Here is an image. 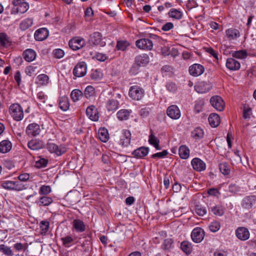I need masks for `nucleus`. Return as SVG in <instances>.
<instances>
[{
    "label": "nucleus",
    "instance_id": "obj_1",
    "mask_svg": "<svg viewBox=\"0 0 256 256\" xmlns=\"http://www.w3.org/2000/svg\"><path fill=\"white\" fill-rule=\"evenodd\" d=\"M13 7L10 10V14L16 15L18 13L24 14L29 8V4L25 0H12Z\"/></svg>",
    "mask_w": 256,
    "mask_h": 256
},
{
    "label": "nucleus",
    "instance_id": "obj_2",
    "mask_svg": "<svg viewBox=\"0 0 256 256\" xmlns=\"http://www.w3.org/2000/svg\"><path fill=\"white\" fill-rule=\"evenodd\" d=\"M2 186L5 189L16 191H22L28 187L19 181H5L2 184Z\"/></svg>",
    "mask_w": 256,
    "mask_h": 256
},
{
    "label": "nucleus",
    "instance_id": "obj_3",
    "mask_svg": "<svg viewBox=\"0 0 256 256\" xmlns=\"http://www.w3.org/2000/svg\"><path fill=\"white\" fill-rule=\"evenodd\" d=\"M9 111L12 116L16 121L20 120L24 118L23 110L18 104H12Z\"/></svg>",
    "mask_w": 256,
    "mask_h": 256
},
{
    "label": "nucleus",
    "instance_id": "obj_4",
    "mask_svg": "<svg viewBox=\"0 0 256 256\" xmlns=\"http://www.w3.org/2000/svg\"><path fill=\"white\" fill-rule=\"evenodd\" d=\"M46 148L51 153H54L60 156L66 152V148L64 145L58 146L52 142H48L46 144Z\"/></svg>",
    "mask_w": 256,
    "mask_h": 256
},
{
    "label": "nucleus",
    "instance_id": "obj_5",
    "mask_svg": "<svg viewBox=\"0 0 256 256\" xmlns=\"http://www.w3.org/2000/svg\"><path fill=\"white\" fill-rule=\"evenodd\" d=\"M144 90L138 86L130 87L129 90L130 96L134 100H140L144 96Z\"/></svg>",
    "mask_w": 256,
    "mask_h": 256
},
{
    "label": "nucleus",
    "instance_id": "obj_6",
    "mask_svg": "<svg viewBox=\"0 0 256 256\" xmlns=\"http://www.w3.org/2000/svg\"><path fill=\"white\" fill-rule=\"evenodd\" d=\"M211 105L217 110L222 111L224 109L225 104L222 98L218 96H212L210 99Z\"/></svg>",
    "mask_w": 256,
    "mask_h": 256
},
{
    "label": "nucleus",
    "instance_id": "obj_7",
    "mask_svg": "<svg viewBox=\"0 0 256 256\" xmlns=\"http://www.w3.org/2000/svg\"><path fill=\"white\" fill-rule=\"evenodd\" d=\"M136 44L138 48L147 50H152L153 47L152 42L146 38L137 40Z\"/></svg>",
    "mask_w": 256,
    "mask_h": 256
},
{
    "label": "nucleus",
    "instance_id": "obj_8",
    "mask_svg": "<svg viewBox=\"0 0 256 256\" xmlns=\"http://www.w3.org/2000/svg\"><path fill=\"white\" fill-rule=\"evenodd\" d=\"M87 67L86 62H84L78 63L74 68L73 74L76 77H82L86 73Z\"/></svg>",
    "mask_w": 256,
    "mask_h": 256
},
{
    "label": "nucleus",
    "instance_id": "obj_9",
    "mask_svg": "<svg viewBox=\"0 0 256 256\" xmlns=\"http://www.w3.org/2000/svg\"><path fill=\"white\" fill-rule=\"evenodd\" d=\"M85 44L84 40L80 38H74L70 40L68 43L70 48L74 50L82 48Z\"/></svg>",
    "mask_w": 256,
    "mask_h": 256
},
{
    "label": "nucleus",
    "instance_id": "obj_10",
    "mask_svg": "<svg viewBox=\"0 0 256 256\" xmlns=\"http://www.w3.org/2000/svg\"><path fill=\"white\" fill-rule=\"evenodd\" d=\"M204 230L200 228H196L193 230L191 234L192 240L196 242H201L204 238Z\"/></svg>",
    "mask_w": 256,
    "mask_h": 256
},
{
    "label": "nucleus",
    "instance_id": "obj_11",
    "mask_svg": "<svg viewBox=\"0 0 256 256\" xmlns=\"http://www.w3.org/2000/svg\"><path fill=\"white\" fill-rule=\"evenodd\" d=\"M168 116L172 119L177 120L180 116V112L176 105H172L168 107L166 110Z\"/></svg>",
    "mask_w": 256,
    "mask_h": 256
},
{
    "label": "nucleus",
    "instance_id": "obj_12",
    "mask_svg": "<svg viewBox=\"0 0 256 256\" xmlns=\"http://www.w3.org/2000/svg\"><path fill=\"white\" fill-rule=\"evenodd\" d=\"M102 36L99 32H94L90 36L89 41L94 45H100L104 46L106 43L102 41Z\"/></svg>",
    "mask_w": 256,
    "mask_h": 256
},
{
    "label": "nucleus",
    "instance_id": "obj_13",
    "mask_svg": "<svg viewBox=\"0 0 256 256\" xmlns=\"http://www.w3.org/2000/svg\"><path fill=\"white\" fill-rule=\"evenodd\" d=\"M204 70V67L198 64H195L189 68V72L194 76H198L201 75Z\"/></svg>",
    "mask_w": 256,
    "mask_h": 256
},
{
    "label": "nucleus",
    "instance_id": "obj_14",
    "mask_svg": "<svg viewBox=\"0 0 256 256\" xmlns=\"http://www.w3.org/2000/svg\"><path fill=\"white\" fill-rule=\"evenodd\" d=\"M86 114L93 121H97L98 120V112L97 108L94 106H90L87 108Z\"/></svg>",
    "mask_w": 256,
    "mask_h": 256
},
{
    "label": "nucleus",
    "instance_id": "obj_15",
    "mask_svg": "<svg viewBox=\"0 0 256 256\" xmlns=\"http://www.w3.org/2000/svg\"><path fill=\"white\" fill-rule=\"evenodd\" d=\"M256 202V196L251 195L246 196L244 198L242 201V206L245 208L250 209L252 208L254 204Z\"/></svg>",
    "mask_w": 256,
    "mask_h": 256
},
{
    "label": "nucleus",
    "instance_id": "obj_16",
    "mask_svg": "<svg viewBox=\"0 0 256 256\" xmlns=\"http://www.w3.org/2000/svg\"><path fill=\"white\" fill-rule=\"evenodd\" d=\"M236 234L238 238L242 240H246L250 237L248 230L244 227L238 228L236 230Z\"/></svg>",
    "mask_w": 256,
    "mask_h": 256
},
{
    "label": "nucleus",
    "instance_id": "obj_17",
    "mask_svg": "<svg viewBox=\"0 0 256 256\" xmlns=\"http://www.w3.org/2000/svg\"><path fill=\"white\" fill-rule=\"evenodd\" d=\"M48 36V31L46 28L37 30L34 33V38L36 40L42 41L46 38Z\"/></svg>",
    "mask_w": 256,
    "mask_h": 256
},
{
    "label": "nucleus",
    "instance_id": "obj_18",
    "mask_svg": "<svg viewBox=\"0 0 256 256\" xmlns=\"http://www.w3.org/2000/svg\"><path fill=\"white\" fill-rule=\"evenodd\" d=\"M150 62L148 56L146 54H142L137 56L134 59V62L140 66H144Z\"/></svg>",
    "mask_w": 256,
    "mask_h": 256
},
{
    "label": "nucleus",
    "instance_id": "obj_19",
    "mask_svg": "<svg viewBox=\"0 0 256 256\" xmlns=\"http://www.w3.org/2000/svg\"><path fill=\"white\" fill-rule=\"evenodd\" d=\"M40 132V126L36 124H30L26 130V132L28 136H36L38 135Z\"/></svg>",
    "mask_w": 256,
    "mask_h": 256
},
{
    "label": "nucleus",
    "instance_id": "obj_20",
    "mask_svg": "<svg viewBox=\"0 0 256 256\" xmlns=\"http://www.w3.org/2000/svg\"><path fill=\"white\" fill-rule=\"evenodd\" d=\"M192 165L194 170L198 172L204 170L206 168V164L198 158H194L192 161Z\"/></svg>",
    "mask_w": 256,
    "mask_h": 256
},
{
    "label": "nucleus",
    "instance_id": "obj_21",
    "mask_svg": "<svg viewBox=\"0 0 256 256\" xmlns=\"http://www.w3.org/2000/svg\"><path fill=\"white\" fill-rule=\"evenodd\" d=\"M131 133L129 130H123L122 136L120 139V144L124 146H127L130 144Z\"/></svg>",
    "mask_w": 256,
    "mask_h": 256
},
{
    "label": "nucleus",
    "instance_id": "obj_22",
    "mask_svg": "<svg viewBox=\"0 0 256 256\" xmlns=\"http://www.w3.org/2000/svg\"><path fill=\"white\" fill-rule=\"evenodd\" d=\"M226 66L230 70H236L240 69V64L236 60L232 58H229L227 59Z\"/></svg>",
    "mask_w": 256,
    "mask_h": 256
},
{
    "label": "nucleus",
    "instance_id": "obj_23",
    "mask_svg": "<svg viewBox=\"0 0 256 256\" xmlns=\"http://www.w3.org/2000/svg\"><path fill=\"white\" fill-rule=\"evenodd\" d=\"M23 56L24 59L28 62L33 61L36 57V53L32 49H27L23 52Z\"/></svg>",
    "mask_w": 256,
    "mask_h": 256
},
{
    "label": "nucleus",
    "instance_id": "obj_24",
    "mask_svg": "<svg viewBox=\"0 0 256 256\" xmlns=\"http://www.w3.org/2000/svg\"><path fill=\"white\" fill-rule=\"evenodd\" d=\"M208 120L210 124L213 128L217 127L220 123V118L218 114L215 113L211 114Z\"/></svg>",
    "mask_w": 256,
    "mask_h": 256
},
{
    "label": "nucleus",
    "instance_id": "obj_25",
    "mask_svg": "<svg viewBox=\"0 0 256 256\" xmlns=\"http://www.w3.org/2000/svg\"><path fill=\"white\" fill-rule=\"evenodd\" d=\"M148 152V148L140 147L134 150L132 154L136 158H142L146 156Z\"/></svg>",
    "mask_w": 256,
    "mask_h": 256
},
{
    "label": "nucleus",
    "instance_id": "obj_26",
    "mask_svg": "<svg viewBox=\"0 0 256 256\" xmlns=\"http://www.w3.org/2000/svg\"><path fill=\"white\" fill-rule=\"evenodd\" d=\"M12 144L10 141L4 140L0 142V152L5 154L8 152L12 148Z\"/></svg>",
    "mask_w": 256,
    "mask_h": 256
},
{
    "label": "nucleus",
    "instance_id": "obj_27",
    "mask_svg": "<svg viewBox=\"0 0 256 256\" xmlns=\"http://www.w3.org/2000/svg\"><path fill=\"white\" fill-rule=\"evenodd\" d=\"M73 228L77 232H82L86 230V226L80 220H74L72 222Z\"/></svg>",
    "mask_w": 256,
    "mask_h": 256
},
{
    "label": "nucleus",
    "instance_id": "obj_28",
    "mask_svg": "<svg viewBox=\"0 0 256 256\" xmlns=\"http://www.w3.org/2000/svg\"><path fill=\"white\" fill-rule=\"evenodd\" d=\"M28 146L32 150H37L43 147V143L37 140H32L28 142Z\"/></svg>",
    "mask_w": 256,
    "mask_h": 256
},
{
    "label": "nucleus",
    "instance_id": "obj_29",
    "mask_svg": "<svg viewBox=\"0 0 256 256\" xmlns=\"http://www.w3.org/2000/svg\"><path fill=\"white\" fill-rule=\"evenodd\" d=\"M32 24L33 18H27L22 21L20 24L19 28L20 30L24 31L32 26Z\"/></svg>",
    "mask_w": 256,
    "mask_h": 256
},
{
    "label": "nucleus",
    "instance_id": "obj_30",
    "mask_svg": "<svg viewBox=\"0 0 256 256\" xmlns=\"http://www.w3.org/2000/svg\"><path fill=\"white\" fill-rule=\"evenodd\" d=\"M0 43L1 46L4 48H8L10 46L11 42L6 33L2 32L0 34Z\"/></svg>",
    "mask_w": 256,
    "mask_h": 256
},
{
    "label": "nucleus",
    "instance_id": "obj_31",
    "mask_svg": "<svg viewBox=\"0 0 256 256\" xmlns=\"http://www.w3.org/2000/svg\"><path fill=\"white\" fill-rule=\"evenodd\" d=\"M178 153L180 158L186 159L190 156V150L186 146H182L179 148Z\"/></svg>",
    "mask_w": 256,
    "mask_h": 256
},
{
    "label": "nucleus",
    "instance_id": "obj_32",
    "mask_svg": "<svg viewBox=\"0 0 256 256\" xmlns=\"http://www.w3.org/2000/svg\"><path fill=\"white\" fill-rule=\"evenodd\" d=\"M70 104L68 97L62 96L60 98L59 100V106L61 110L66 111L68 108Z\"/></svg>",
    "mask_w": 256,
    "mask_h": 256
},
{
    "label": "nucleus",
    "instance_id": "obj_33",
    "mask_svg": "<svg viewBox=\"0 0 256 256\" xmlns=\"http://www.w3.org/2000/svg\"><path fill=\"white\" fill-rule=\"evenodd\" d=\"M168 14L170 17L176 20H180L182 16V12L176 8H172Z\"/></svg>",
    "mask_w": 256,
    "mask_h": 256
},
{
    "label": "nucleus",
    "instance_id": "obj_34",
    "mask_svg": "<svg viewBox=\"0 0 256 256\" xmlns=\"http://www.w3.org/2000/svg\"><path fill=\"white\" fill-rule=\"evenodd\" d=\"M226 34L229 40H234L240 36L238 30L234 28H230L226 30Z\"/></svg>",
    "mask_w": 256,
    "mask_h": 256
},
{
    "label": "nucleus",
    "instance_id": "obj_35",
    "mask_svg": "<svg viewBox=\"0 0 256 256\" xmlns=\"http://www.w3.org/2000/svg\"><path fill=\"white\" fill-rule=\"evenodd\" d=\"M118 102L114 99L110 100L106 103V108L108 111H113L118 108Z\"/></svg>",
    "mask_w": 256,
    "mask_h": 256
},
{
    "label": "nucleus",
    "instance_id": "obj_36",
    "mask_svg": "<svg viewBox=\"0 0 256 256\" xmlns=\"http://www.w3.org/2000/svg\"><path fill=\"white\" fill-rule=\"evenodd\" d=\"M180 248L186 254H188L192 252V244L187 241H184L181 243Z\"/></svg>",
    "mask_w": 256,
    "mask_h": 256
},
{
    "label": "nucleus",
    "instance_id": "obj_37",
    "mask_svg": "<svg viewBox=\"0 0 256 256\" xmlns=\"http://www.w3.org/2000/svg\"><path fill=\"white\" fill-rule=\"evenodd\" d=\"M130 112L128 110H121L117 113L118 118L120 120H126L128 119Z\"/></svg>",
    "mask_w": 256,
    "mask_h": 256
},
{
    "label": "nucleus",
    "instance_id": "obj_38",
    "mask_svg": "<svg viewBox=\"0 0 256 256\" xmlns=\"http://www.w3.org/2000/svg\"><path fill=\"white\" fill-rule=\"evenodd\" d=\"M98 137L102 142H107L109 138L108 130L104 128L100 129L98 131Z\"/></svg>",
    "mask_w": 256,
    "mask_h": 256
},
{
    "label": "nucleus",
    "instance_id": "obj_39",
    "mask_svg": "<svg viewBox=\"0 0 256 256\" xmlns=\"http://www.w3.org/2000/svg\"><path fill=\"white\" fill-rule=\"evenodd\" d=\"M48 76L45 74L38 75L36 78V83L40 85H46L48 82Z\"/></svg>",
    "mask_w": 256,
    "mask_h": 256
},
{
    "label": "nucleus",
    "instance_id": "obj_40",
    "mask_svg": "<svg viewBox=\"0 0 256 256\" xmlns=\"http://www.w3.org/2000/svg\"><path fill=\"white\" fill-rule=\"evenodd\" d=\"M220 172L224 175L228 174L230 172V168L228 164L226 162L220 163L219 164Z\"/></svg>",
    "mask_w": 256,
    "mask_h": 256
},
{
    "label": "nucleus",
    "instance_id": "obj_41",
    "mask_svg": "<svg viewBox=\"0 0 256 256\" xmlns=\"http://www.w3.org/2000/svg\"><path fill=\"white\" fill-rule=\"evenodd\" d=\"M192 136L196 139L202 138L204 136L203 130L200 128H196L192 132Z\"/></svg>",
    "mask_w": 256,
    "mask_h": 256
},
{
    "label": "nucleus",
    "instance_id": "obj_42",
    "mask_svg": "<svg viewBox=\"0 0 256 256\" xmlns=\"http://www.w3.org/2000/svg\"><path fill=\"white\" fill-rule=\"evenodd\" d=\"M102 74L98 70H92L90 74V78L94 80H100L102 78Z\"/></svg>",
    "mask_w": 256,
    "mask_h": 256
},
{
    "label": "nucleus",
    "instance_id": "obj_43",
    "mask_svg": "<svg viewBox=\"0 0 256 256\" xmlns=\"http://www.w3.org/2000/svg\"><path fill=\"white\" fill-rule=\"evenodd\" d=\"M247 52L246 50H240L232 52V57L238 58H244L247 56Z\"/></svg>",
    "mask_w": 256,
    "mask_h": 256
},
{
    "label": "nucleus",
    "instance_id": "obj_44",
    "mask_svg": "<svg viewBox=\"0 0 256 256\" xmlns=\"http://www.w3.org/2000/svg\"><path fill=\"white\" fill-rule=\"evenodd\" d=\"M70 96L73 101L76 102L78 100L80 97L82 96V92L79 90H74L72 92Z\"/></svg>",
    "mask_w": 256,
    "mask_h": 256
},
{
    "label": "nucleus",
    "instance_id": "obj_45",
    "mask_svg": "<svg viewBox=\"0 0 256 256\" xmlns=\"http://www.w3.org/2000/svg\"><path fill=\"white\" fill-rule=\"evenodd\" d=\"M52 199L48 196H42L40 198L39 203L40 206H47L50 205L52 202Z\"/></svg>",
    "mask_w": 256,
    "mask_h": 256
},
{
    "label": "nucleus",
    "instance_id": "obj_46",
    "mask_svg": "<svg viewBox=\"0 0 256 256\" xmlns=\"http://www.w3.org/2000/svg\"><path fill=\"white\" fill-rule=\"evenodd\" d=\"M195 212L200 216H204L206 212V208L200 204H196L194 208Z\"/></svg>",
    "mask_w": 256,
    "mask_h": 256
},
{
    "label": "nucleus",
    "instance_id": "obj_47",
    "mask_svg": "<svg viewBox=\"0 0 256 256\" xmlns=\"http://www.w3.org/2000/svg\"><path fill=\"white\" fill-rule=\"evenodd\" d=\"M94 88L91 86H88L84 92V94L87 98H90V97L94 96Z\"/></svg>",
    "mask_w": 256,
    "mask_h": 256
},
{
    "label": "nucleus",
    "instance_id": "obj_48",
    "mask_svg": "<svg viewBox=\"0 0 256 256\" xmlns=\"http://www.w3.org/2000/svg\"><path fill=\"white\" fill-rule=\"evenodd\" d=\"M173 241L171 238L166 239L162 244V248L167 251H169L172 246Z\"/></svg>",
    "mask_w": 256,
    "mask_h": 256
},
{
    "label": "nucleus",
    "instance_id": "obj_49",
    "mask_svg": "<svg viewBox=\"0 0 256 256\" xmlns=\"http://www.w3.org/2000/svg\"><path fill=\"white\" fill-rule=\"evenodd\" d=\"M40 228L42 234H46L49 228V222L48 221L42 220L40 222Z\"/></svg>",
    "mask_w": 256,
    "mask_h": 256
},
{
    "label": "nucleus",
    "instance_id": "obj_50",
    "mask_svg": "<svg viewBox=\"0 0 256 256\" xmlns=\"http://www.w3.org/2000/svg\"><path fill=\"white\" fill-rule=\"evenodd\" d=\"M28 244L27 243L22 244L18 242L14 244V248L18 251H25L27 250Z\"/></svg>",
    "mask_w": 256,
    "mask_h": 256
},
{
    "label": "nucleus",
    "instance_id": "obj_51",
    "mask_svg": "<svg viewBox=\"0 0 256 256\" xmlns=\"http://www.w3.org/2000/svg\"><path fill=\"white\" fill-rule=\"evenodd\" d=\"M220 224L218 222L214 221L210 223L209 226V229L212 232H216L220 228Z\"/></svg>",
    "mask_w": 256,
    "mask_h": 256
},
{
    "label": "nucleus",
    "instance_id": "obj_52",
    "mask_svg": "<svg viewBox=\"0 0 256 256\" xmlns=\"http://www.w3.org/2000/svg\"><path fill=\"white\" fill-rule=\"evenodd\" d=\"M48 163V160L45 158H40L36 162L35 166L38 168L45 167Z\"/></svg>",
    "mask_w": 256,
    "mask_h": 256
},
{
    "label": "nucleus",
    "instance_id": "obj_53",
    "mask_svg": "<svg viewBox=\"0 0 256 256\" xmlns=\"http://www.w3.org/2000/svg\"><path fill=\"white\" fill-rule=\"evenodd\" d=\"M51 192V188L49 186H42L40 189L39 193L40 194L46 195Z\"/></svg>",
    "mask_w": 256,
    "mask_h": 256
},
{
    "label": "nucleus",
    "instance_id": "obj_54",
    "mask_svg": "<svg viewBox=\"0 0 256 256\" xmlns=\"http://www.w3.org/2000/svg\"><path fill=\"white\" fill-rule=\"evenodd\" d=\"M140 66L136 64L135 62L132 64L130 70V73L132 75H136L140 72Z\"/></svg>",
    "mask_w": 256,
    "mask_h": 256
},
{
    "label": "nucleus",
    "instance_id": "obj_55",
    "mask_svg": "<svg viewBox=\"0 0 256 256\" xmlns=\"http://www.w3.org/2000/svg\"><path fill=\"white\" fill-rule=\"evenodd\" d=\"M0 251L7 256H12V254L10 248L4 244L0 245Z\"/></svg>",
    "mask_w": 256,
    "mask_h": 256
},
{
    "label": "nucleus",
    "instance_id": "obj_56",
    "mask_svg": "<svg viewBox=\"0 0 256 256\" xmlns=\"http://www.w3.org/2000/svg\"><path fill=\"white\" fill-rule=\"evenodd\" d=\"M128 46V43L126 41H118L116 47L118 50H124Z\"/></svg>",
    "mask_w": 256,
    "mask_h": 256
},
{
    "label": "nucleus",
    "instance_id": "obj_57",
    "mask_svg": "<svg viewBox=\"0 0 256 256\" xmlns=\"http://www.w3.org/2000/svg\"><path fill=\"white\" fill-rule=\"evenodd\" d=\"M53 54L56 58H60L64 56V53L63 50L58 48L54 50Z\"/></svg>",
    "mask_w": 256,
    "mask_h": 256
},
{
    "label": "nucleus",
    "instance_id": "obj_58",
    "mask_svg": "<svg viewBox=\"0 0 256 256\" xmlns=\"http://www.w3.org/2000/svg\"><path fill=\"white\" fill-rule=\"evenodd\" d=\"M168 154V152L166 150H164L162 152H157L156 154H153L152 156V158H162L166 156H167Z\"/></svg>",
    "mask_w": 256,
    "mask_h": 256
},
{
    "label": "nucleus",
    "instance_id": "obj_59",
    "mask_svg": "<svg viewBox=\"0 0 256 256\" xmlns=\"http://www.w3.org/2000/svg\"><path fill=\"white\" fill-rule=\"evenodd\" d=\"M212 212L218 216H222L224 214L223 210L218 206H214L212 208Z\"/></svg>",
    "mask_w": 256,
    "mask_h": 256
},
{
    "label": "nucleus",
    "instance_id": "obj_60",
    "mask_svg": "<svg viewBox=\"0 0 256 256\" xmlns=\"http://www.w3.org/2000/svg\"><path fill=\"white\" fill-rule=\"evenodd\" d=\"M166 88L168 91L171 92H174L177 89L176 84L173 82H168L166 84Z\"/></svg>",
    "mask_w": 256,
    "mask_h": 256
},
{
    "label": "nucleus",
    "instance_id": "obj_61",
    "mask_svg": "<svg viewBox=\"0 0 256 256\" xmlns=\"http://www.w3.org/2000/svg\"><path fill=\"white\" fill-rule=\"evenodd\" d=\"M30 178V174L28 173L22 174L18 176L19 182H26Z\"/></svg>",
    "mask_w": 256,
    "mask_h": 256
},
{
    "label": "nucleus",
    "instance_id": "obj_62",
    "mask_svg": "<svg viewBox=\"0 0 256 256\" xmlns=\"http://www.w3.org/2000/svg\"><path fill=\"white\" fill-rule=\"evenodd\" d=\"M148 142L150 144L153 146L156 144L159 143V140L152 134H151L150 136Z\"/></svg>",
    "mask_w": 256,
    "mask_h": 256
},
{
    "label": "nucleus",
    "instance_id": "obj_63",
    "mask_svg": "<svg viewBox=\"0 0 256 256\" xmlns=\"http://www.w3.org/2000/svg\"><path fill=\"white\" fill-rule=\"evenodd\" d=\"M198 6V4L194 0H189L186 4V7L188 9H192Z\"/></svg>",
    "mask_w": 256,
    "mask_h": 256
},
{
    "label": "nucleus",
    "instance_id": "obj_64",
    "mask_svg": "<svg viewBox=\"0 0 256 256\" xmlns=\"http://www.w3.org/2000/svg\"><path fill=\"white\" fill-rule=\"evenodd\" d=\"M173 27H174L173 24L170 22H166V24H164L162 26V30L164 31H168V30H171L172 28Z\"/></svg>",
    "mask_w": 256,
    "mask_h": 256
}]
</instances>
